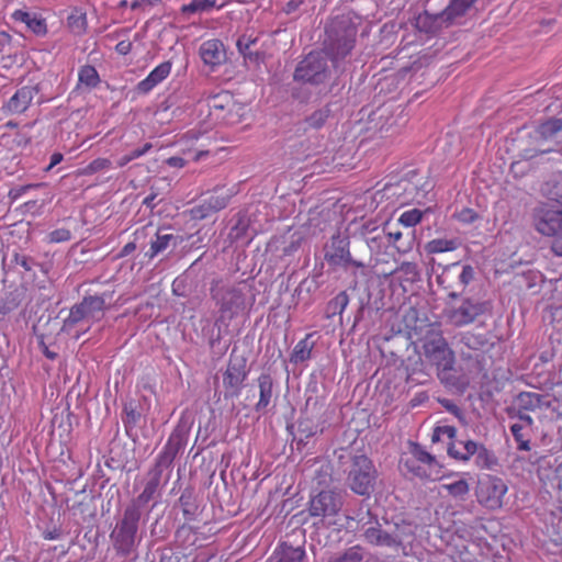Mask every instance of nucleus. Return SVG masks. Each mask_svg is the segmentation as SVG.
<instances>
[{
	"label": "nucleus",
	"mask_w": 562,
	"mask_h": 562,
	"mask_svg": "<svg viewBox=\"0 0 562 562\" xmlns=\"http://www.w3.org/2000/svg\"><path fill=\"white\" fill-rule=\"evenodd\" d=\"M422 355L427 364L436 370L437 378L447 386H457V358L441 333L426 336L422 341Z\"/></svg>",
	"instance_id": "nucleus-1"
},
{
	"label": "nucleus",
	"mask_w": 562,
	"mask_h": 562,
	"mask_svg": "<svg viewBox=\"0 0 562 562\" xmlns=\"http://www.w3.org/2000/svg\"><path fill=\"white\" fill-rule=\"evenodd\" d=\"M112 296L113 292L85 296L80 303L70 308L68 316L64 319L61 330L79 338L93 323L104 317L105 311L109 308L106 302L112 300Z\"/></svg>",
	"instance_id": "nucleus-2"
},
{
	"label": "nucleus",
	"mask_w": 562,
	"mask_h": 562,
	"mask_svg": "<svg viewBox=\"0 0 562 562\" xmlns=\"http://www.w3.org/2000/svg\"><path fill=\"white\" fill-rule=\"evenodd\" d=\"M358 23L349 15L336 16L326 27L325 49L335 67L355 47Z\"/></svg>",
	"instance_id": "nucleus-3"
},
{
	"label": "nucleus",
	"mask_w": 562,
	"mask_h": 562,
	"mask_svg": "<svg viewBox=\"0 0 562 562\" xmlns=\"http://www.w3.org/2000/svg\"><path fill=\"white\" fill-rule=\"evenodd\" d=\"M140 512L137 506L131 505L124 510L121 521H119L110 535L112 544L117 554L130 555L136 542Z\"/></svg>",
	"instance_id": "nucleus-4"
},
{
	"label": "nucleus",
	"mask_w": 562,
	"mask_h": 562,
	"mask_svg": "<svg viewBox=\"0 0 562 562\" xmlns=\"http://www.w3.org/2000/svg\"><path fill=\"white\" fill-rule=\"evenodd\" d=\"M457 429L454 426L445 425L437 426L432 432V441H440L443 438L448 439V454L458 461H468L474 454L477 459H485L488 451L484 446H479L473 440H457Z\"/></svg>",
	"instance_id": "nucleus-5"
},
{
	"label": "nucleus",
	"mask_w": 562,
	"mask_h": 562,
	"mask_svg": "<svg viewBox=\"0 0 562 562\" xmlns=\"http://www.w3.org/2000/svg\"><path fill=\"white\" fill-rule=\"evenodd\" d=\"M400 467L404 474L422 480H432L434 474L438 472L435 457L418 443H412L409 452L402 457Z\"/></svg>",
	"instance_id": "nucleus-6"
},
{
	"label": "nucleus",
	"mask_w": 562,
	"mask_h": 562,
	"mask_svg": "<svg viewBox=\"0 0 562 562\" xmlns=\"http://www.w3.org/2000/svg\"><path fill=\"white\" fill-rule=\"evenodd\" d=\"M535 229L548 237H555L562 232V203L546 201L537 204L531 213Z\"/></svg>",
	"instance_id": "nucleus-7"
},
{
	"label": "nucleus",
	"mask_w": 562,
	"mask_h": 562,
	"mask_svg": "<svg viewBox=\"0 0 562 562\" xmlns=\"http://www.w3.org/2000/svg\"><path fill=\"white\" fill-rule=\"evenodd\" d=\"M344 506V497L336 490H322L313 495L307 504L308 515L327 521L329 526L335 525V517L338 516Z\"/></svg>",
	"instance_id": "nucleus-8"
},
{
	"label": "nucleus",
	"mask_w": 562,
	"mask_h": 562,
	"mask_svg": "<svg viewBox=\"0 0 562 562\" xmlns=\"http://www.w3.org/2000/svg\"><path fill=\"white\" fill-rule=\"evenodd\" d=\"M507 492L508 486L506 482L491 474L480 477L475 486L477 503L490 512H495L503 507Z\"/></svg>",
	"instance_id": "nucleus-9"
},
{
	"label": "nucleus",
	"mask_w": 562,
	"mask_h": 562,
	"mask_svg": "<svg viewBox=\"0 0 562 562\" xmlns=\"http://www.w3.org/2000/svg\"><path fill=\"white\" fill-rule=\"evenodd\" d=\"M376 480V470L367 456L355 457L348 474L349 486L356 494L369 495Z\"/></svg>",
	"instance_id": "nucleus-10"
},
{
	"label": "nucleus",
	"mask_w": 562,
	"mask_h": 562,
	"mask_svg": "<svg viewBox=\"0 0 562 562\" xmlns=\"http://www.w3.org/2000/svg\"><path fill=\"white\" fill-rule=\"evenodd\" d=\"M327 78V58L322 52H311L301 60L294 71L296 81L313 85L322 83Z\"/></svg>",
	"instance_id": "nucleus-11"
},
{
	"label": "nucleus",
	"mask_w": 562,
	"mask_h": 562,
	"mask_svg": "<svg viewBox=\"0 0 562 562\" xmlns=\"http://www.w3.org/2000/svg\"><path fill=\"white\" fill-rule=\"evenodd\" d=\"M486 310L485 302L464 299L459 306L446 308L443 316L451 326L464 327L473 324Z\"/></svg>",
	"instance_id": "nucleus-12"
},
{
	"label": "nucleus",
	"mask_w": 562,
	"mask_h": 562,
	"mask_svg": "<svg viewBox=\"0 0 562 562\" xmlns=\"http://www.w3.org/2000/svg\"><path fill=\"white\" fill-rule=\"evenodd\" d=\"M349 245L348 237H342L339 232L333 235L324 254L327 263L334 267H348L351 265L357 268H362L364 266L362 262L351 258Z\"/></svg>",
	"instance_id": "nucleus-13"
},
{
	"label": "nucleus",
	"mask_w": 562,
	"mask_h": 562,
	"mask_svg": "<svg viewBox=\"0 0 562 562\" xmlns=\"http://www.w3.org/2000/svg\"><path fill=\"white\" fill-rule=\"evenodd\" d=\"M173 459V454L167 451V447L157 456L155 465L147 473V481L145 483L143 492L137 496V503L145 505L150 502L157 494L161 475L162 468L168 467Z\"/></svg>",
	"instance_id": "nucleus-14"
},
{
	"label": "nucleus",
	"mask_w": 562,
	"mask_h": 562,
	"mask_svg": "<svg viewBox=\"0 0 562 562\" xmlns=\"http://www.w3.org/2000/svg\"><path fill=\"white\" fill-rule=\"evenodd\" d=\"M246 360H229L227 368L223 374V385L226 397L239 396L243 384L247 379Z\"/></svg>",
	"instance_id": "nucleus-15"
},
{
	"label": "nucleus",
	"mask_w": 562,
	"mask_h": 562,
	"mask_svg": "<svg viewBox=\"0 0 562 562\" xmlns=\"http://www.w3.org/2000/svg\"><path fill=\"white\" fill-rule=\"evenodd\" d=\"M212 139L213 137L206 132L190 130L181 136L179 143L182 147V153H193V160L198 161L202 157L209 155V146L211 145Z\"/></svg>",
	"instance_id": "nucleus-16"
},
{
	"label": "nucleus",
	"mask_w": 562,
	"mask_h": 562,
	"mask_svg": "<svg viewBox=\"0 0 562 562\" xmlns=\"http://www.w3.org/2000/svg\"><path fill=\"white\" fill-rule=\"evenodd\" d=\"M477 548L475 540L468 541L462 537H456L447 547V555L453 562H475L474 553Z\"/></svg>",
	"instance_id": "nucleus-17"
},
{
	"label": "nucleus",
	"mask_w": 562,
	"mask_h": 562,
	"mask_svg": "<svg viewBox=\"0 0 562 562\" xmlns=\"http://www.w3.org/2000/svg\"><path fill=\"white\" fill-rule=\"evenodd\" d=\"M199 55L204 65L215 68L225 61L226 50L222 41L212 38L200 45Z\"/></svg>",
	"instance_id": "nucleus-18"
},
{
	"label": "nucleus",
	"mask_w": 562,
	"mask_h": 562,
	"mask_svg": "<svg viewBox=\"0 0 562 562\" xmlns=\"http://www.w3.org/2000/svg\"><path fill=\"white\" fill-rule=\"evenodd\" d=\"M383 231L385 232L389 244H391L398 254H408L414 248L416 239L414 231L408 229L404 233L397 226H385Z\"/></svg>",
	"instance_id": "nucleus-19"
},
{
	"label": "nucleus",
	"mask_w": 562,
	"mask_h": 562,
	"mask_svg": "<svg viewBox=\"0 0 562 562\" xmlns=\"http://www.w3.org/2000/svg\"><path fill=\"white\" fill-rule=\"evenodd\" d=\"M37 93L38 89L33 86H24L18 89L7 102V111L14 114L25 112Z\"/></svg>",
	"instance_id": "nucleus-20"
},
{
	"label": "nucleus",
	"mask_w": 562,
	"mask_h": 562,
	"mask_svg": "<svg viewBox=\"0 0 562 562\" xmlns=\"http://www.w3.org/2000/svg\"><path fill=\"white\" fill-rule=\"evenodd\" d=\"M533 419L529 415L519 414L518 420L510 426V431L520 451H529L530 447V429Z\"/></svg>",
	"instance_id": "nucleus-21"
},
{
	"label": "nucleus",
	"mask_w": 562,
	"mask_h": 562,
	"mask_svg": "<svg viewBox=\"0 0 562 562\" xmlns=\"http://www.w3.org/2000/svg\"><path fill=\"white\" fill-rule=\"evenodd\" d=\"M475 544H477V551H475L474 557L475 562H507L508 558L504 554L503 550H501L497 546V542L494 540L493 543L488 542L486 539L477 538L475 539Z\"/></svg>",
	"instance_id": "nucleus-22"
},
{
	"label": "nucleus",
	"mask_w": 562,
	"mask_h": 562,
	"mask_svg": "<svg viewBox=\"0 0 562 562\" xmlns=\"http://www.w3.org/2000/svg\"><path fill=\"white\" fill-rule=\"evenodd\" d=\"M207 104L211 110V114L216 115L217 119H221L227 123L231 122L228 115L231 114L233 108H235V102L233 95L229 92L222 91L211 97L207 101Z\"/></svg>",
	"instance_id": "nucleus-23"
},
{
	"label": "nucleus",
	"mask_w": 562,
	"mask_h": 562,
	"mask_svg": "<svg viewBox=\"0 0 562 562\" xmlns=\"http://www.w3.org/2000/svg\"><path fill=\"white\" fill-rule=\"evenodd\" d=\"M171 61H164L156 66L146 78L137 83V91L139 93L150 92L157 85L164 81L171 72Z\"/></svg>",
	"instance_id": "nucleus-24"
},
{
	"label": "nucleus",
	"mask_w": 562,
	"mask_h": 562,
	"mask_svg": "<svg viewBox=\"0 0 562 562\" xmlns=\"http://www.w3.org/2000/svg\"><path fill=\"white\" fill-rule=\"evenodd\" d=\"M259 389V400L255 405V411L263 413L267 411L273 397V379L269 373H261L257 379Z\"/></svg>",
	"instance_id": "nucleus-25"
},
{
	"label": "nucleus",
	"mask_w": 562,
	"mask_h": 562,
	"mask_svg": "<svg viewBox=\"0 0 562 562\" xmlns=\"http://www.w3.org/2000/svg\"><path fill=\"white\" fill-rule=\"evenodd\" d=\"M398 273L401 282L415 283L419 280V269L417 263L411 261H404L400 266L391 270L379 271V277L389 278Z\"/></svg>",
	"instance_id": "nucleus-26"
},
{
	"label": "nucleus",
	"mask_w": 562,
	"mask_h": 562,
	"mask_svg": "<svg viewBox=\"0 0 562 562\" xmlns=\"http://www.w3.org/2000/svg\"><path fill=\"white\" fill-rule=\"evenodd\" d=\"M305 550L302 547H292L285 542L276 548L270 562H303Z\"/></svg>",
	"instance_id": "nucleus-27"
},
{
	"label": "nucleus",
	"mask_w": 562,
	"mask_h": 562,
	"mask_svg": "<svg viewBox=\"0 0 562 562\" xmlns=\"http://www.w3.org/2000/svg\"><path fill=\"white\" fill-rule=\"evenodd\" d=\"M12 18L15 21L25 23L26 26L36 35L44 36L47 34L46 21L36 14H31L26 11L15 10L12 13Z\"/></svg>",
	"instance_id": "nucleus-28"
},
{
	"label": "nucleus",
	"mask_w": 562,
	"mask_h": 562,
	"mask_svg": "<svg viewBox=\"0 0 562 562\" xmlns=\"http://www.w3.org/2000/svg\"><path fill=\"white\" fill-rule=\"evenodd\" d=\"M67 27L77 36L83 35L88 30L87 12L80 7L72 8L67 16Z\"/></svg>",
	"instance_id": "nucleus-29"
},
{
	"label": "nucleus",
	"mask_w": 562,
	"mask_h": 562,
	"mask_svg": "<svg viewBox=\"0 0 562 562\" xmlns=\"http://www.w3.org/2000/svg\"><path fill=\"white\" fill-rule=\"evenodd\" d=\"M440 492H446V494L454 499L464 501L470 492V484L464 477H459L457 480L442 483L440 485Z\"/></svg>",
	"instance_id": "nucleus-30"
},
{
	"label": "nucleus",
	"mask_w": 562,
	"mask_h": 562,
	"mask_svg": "<svg viewBox=\"0 0 562 562\" xmlns=\"http://www.w3.org/2000/svg\"><path fill=\"white\" fill-rule=\"evenodd\" d=\"M367 542L373 546L393 547L396 540L387 532L378 527L368 528L364 533Z\"/></svg>",
	"instance_id": "nucleus-31"
},
{
	"label": "nucleus",
	"mask_w": 562,
	"mask_h": 562,
	"mask_svg": "<svg viewBox=\"0 0 562 562\" xmlns=\"http://www.w3.org/2000/svg\"><path fill=\"white\" fill-rule=\"evenodd\" d=\"M312 334H307L303 339L299 340L293 348L290 357L292 363H301L311 358L314 344L310 341Z\"/></svg>",
	"instance_id": "nucleus-32"
},
{
	"label": "nucleus",
	"mask_w": 562,
	"mask_h": 562,
	"mask_svg": "<svg viewBox=\"0 0 562 562\" xmlns=\"http://www.w3.org/2000/svg\"><path fill=\"white\" fill-rule=\"evenodd\" d=\"M233 195H234L233 190L216 189V190H214V192L211 195H209L205 199L211 204V207L213 209V211L215 213H217L228 205Z\"/></svg>",
	"instance_id": "nucleus-33"
},
{
	"label": "nucleus",
	"mask_w": 562,
	"mask_h": 562,
	"mask_svg": "<svg viewBox=\"0 0 562 562\" xmlns=\"http://www.w3.org/2000/svg\"><path fill=\"white\" fill-rule=\"evenodd\" d=\"M78 83L92 89L100 83V76L97 69L91 65L81 66L78 71Z\"/></svg>",
	"instance_id": "nucleus-34"
},
{
	"label": "nucleus",
	"mask_w": 562,
	"mask_h": 562,
	"mask_svg": "<svg viewBox=\"0 0 562 562\" xmlns=\"http://www.w3.org/2000/svg\"><path fill=\"white\" fill-rule=\"evenodd\" d=\"M458 248V241L456 239L447 238H435L429 240L425 249L428 254H441L447 251H453Z\"/></svg>",
	"instance_id": "nucleus-35"
},
{
	"label": "nucleus",
	"mask_w": 562,
	"mask_h": 562,
	"mask_svg": "<svg viewBox=\"0 0 562 562\" xmlns=\"http://www.w3.org/2000/svg\"><path fill=\"white\" fill-rule=\"evenodd\" d=\"M173 241L176 244V236L172 234H157L156 239L151 240L148 252L146 254L149 258L156 257L158 254L165 251L170 243Z\"/></svg>",
	"instance_id": "nucleus-36"
},
{
	"label": "nucleus",
	"mask_w": 562,
	"mask_h": 562,
	"mask_svg": "<svg viewBox=\"0 0 562 562\" xmlns=\"http://www.w3.org/2000/svg\"><path fill=\"white\" fill-rule=\"evenodd\" d=\"M562 131V120L552 117L539 124L537 133L540 137L549 139Z\"/></svg>",
	"instance_id": "nucleus-37"
},
{
	"label": "nucleus",
	"mask_w": 562,
	"mask_h": 562,
	"mask_svg": "<svg viewBox=\"0 0 562 562\" xmlns=\"http://www.w3.org/2000/svg\"><path fill=\"white\" fill-rule=\"evenodd\" d=\"M297 431L302 439H310L316 436L317 434L322 432L323 429L312 418L303 417L297 423Z\"/></svg>",
	"instance_id": "nucleus-38"
},
{
	"label": "nucleus",
	"mask_w": 562,
	"mask_h": 562,
	"mask_svg": "<svg viewBox=\"0 0 562 562\" xmlns=\"http://www.w3.org/2000/svg\"><path fill=\"white\" fill-rule=\"evenodd\" d=\"M112 167L109 158L99 157L89 162L86 167L78 170L79 176H92L97 172L108 170Z\"/></svg>",
	"instance_id": "nucleus-39"
},
{
	"label": "nucleus",
	"mask_w": 562,
	"mask_h": 562,
	"mask_svg": "<svg viewBox=\"0 0 562 562\" xmlns=\"http://www.w3.org/2000/svg\"><path fill=\"white\" fill-rule=\"evenodd\" d=\"M542 396L532 392H521L518 395V405L524 411H535L540 407Z\"/></svg>",
	"instance_id": "nucleus-40"
},
{
	"label": "nucleus",
	"mask_w": 562,
	"mask_h": 562,
	"mask_svg": "<svg viewBox=\"0 0 562 562\" xmlns=\"http://www.w3.org/2000/svg\"><path fill=\"white\" fill-rule=\"evenodd\" d=\"M423 220V212L418 209H412L403 212L398 217V224L406 228H412L419 224Z\"/></svg>",
	"instance_id": "nucleus-41"
},
{
	"label": "nucleus",
	"mask_w": 562,
	"mask_h": 562,
	"mask_svg": "<svg viewBox=\"0 0 562 562\" xmlns=\"http://www.w3.org/2000/svg\"><path fill=\"white\" fill-rule=\"evenodd\" d=\"M362 559V548L360 546H353L348 548L341 555L333 558L328 562H361Z\"/></svg>",
	"instance_id": "nucleus-42"
},
{
	"label": "nucleus",
	"mask_w": 562,
	"mask_h": 562,
	"mask_svg": "<svg viewBox=\"0 0 562 562\" xmlns=\"http://www.w3.org/2000/svg\"><path fill=\"white\" fill-rule=\"evenodd\" d=\"M215 7V0H192L188 4L181 7L182 13H196L209 11Z\"/></svg>",
	"instance_id": "nucleus-43"
},
{
	"label": "nucleus",
	"mask_w": 562,
	"mask_h": 562,
	"mask_svg": "<svg viewBox=\"0 0 562 562\" xmlns=\"http://www.w3.org/2000/svg\"><path fill=\"white\" fill-rule=\"evenodd\" d=\"M47 184L44 182L38 183H29L24 186H16L9 190L8 198L11 202H15L21 199L24 194L30 192L31 190H35L38 188H45Z\"/></svg>",
	"instance_id": "nucleus-44"
},
{
	"label": "nucleus",
	"mask_w": 562,
	"mask_h": 562,
	"mask_svg": "<svg viewBox=\"0 0 562 562\" xmlns=\"http://www.w3.org/2000/svg\"><path fill=\"white\" fill-rule=\"evenodd\" d=\"M349 304V296L345 291L339 292L335 297H333L328 303V308L330 310L331 314H339L341 315L346 307Z\"/></svg>",
	"instance_id": "nucleus-45"
},
{
	"label": "nucleus",
	"mask_w": 562,
	"mask_h": 562,
	"mask_svg": "<svg viewBox=\"0 0 562 562\" xmlns=\"http://www.w3.org/2000/svg\"><path fill=\"white\" fill-rule=\"evenodd\" d=\"M215 212L211 207V204L207 202L206 199H203L199 204L194 205L190 210V215L193 220L202 221L204 218L210 217Z\"/></svg>",
	"instance_id": "nucleus-46"
},
{
	"label": "nucleus",
	"mask_w": 562,
	"mask_h": 562,
	"mask_svg": "<svg viewBox=\"0 0 562 562\" xmlns=\"http://www.w3.org/2000/svg\"><path fill=\"white\" fill-rule=\"evenodd\" d=\"M329 109H319L306 117V124L312 128H321L329 116Z\"/></svg>",
	"instance_id": "nucleus-47"
},
{
	"label": "nucleus",
	"mask_w": 562,
	"mask_h": 562,
	"mask_svg": "<svg viewBox=\"0 0 562 562\" xmlns=\"http://www.w3.org/2000/svg\"><path fill=\"white\" fill-rule=\"evenodd\" d=\"M256 42V37H252L251 35H243L238 38L236 45L240 54H243L245 57H250L251 53L249 49L252 45H255Z\"/></svg>",
	"instance_id": "nucleus-48"
},
{
	"label": "nucleus",
	"mask_w": 562,
	"mask_h": 562,
	"mask_svg": "<svg viewBox=\"0 0 562 562\" xmlns=\"http://www.w3.org/2000/svg\"><path fill=\"white\" fill-rule=\"evenodd\" d=\"M44 203H40L37 200H30L23 203L20 209L23 214H31L33 216L42 213Z\"/></svg>",
	"instance_id": "nucleus-49"
},
{
	"label": "nucleus",
	"mask_w": 562,
	"mask_h": 562,
	"mask_svg": "<svg viewBox=\"0 0 562 562\" xmlns=\"http://www.w3.org/2000/svg\"><path fill=\"white\" fill-rule=\"evenodd\" d=\"M462 342L471 349H479L483 347L485 339L482 336H476L471 333H465L462 336Z\"/></svg>",
	"instance_id": "nucleus-50"
},
{
	"label": "nucleus",
	"mask_w": 562,
	"mask_h": 562,
	"mask_svg": "<svg viewBox=\"0 0 562 562\" xmlns=\"http://www.w3.org/2000/svg\"><path fill=\"white\" fill-rule=\"evenodd\" d=\"M48 238L50 243H64L70 240L71 233L67 228H57L49 233Z\"/></svg>",
	"instance_id": "nucleus-51"
},
{
	"label": "nucleus",
	"mask_w": 562,
	"mask_h": 562,
	"mask_svg": "<svg viewBox=\"0 0 562 562\" xmlns=\"http://www.w3.org/2000/svg\"><path fill=\"white\" fill-rule=\"evenodd\" d=\"M456 217L459 222L471 224L477 220L479 215L474 210L464 207L456 215Z\"/></svg>",
	"instance_id": "nucleus-52"
},
{
	"label": "nucleus",
	"mask_w": 562,
	"mask_h": 562,
	"mask_svg": "<svg viewBox=\"0 0 562 562\" xmlns=\"http://www.w3.org/2000/svg\"><path fill=\"white\" fill-rule=\"evenodd\" d=\"M473 278L474 270L469 265L463 266L462 271L458 274L459 283L462 286V289H465V286L472 281Z\"/></svg>",
	"instance_id": "nucleus-53"
},
{
	"label": "nucleus",
	"mask_w": 562,
	"mask_h": 562,
	"mask_svg": "<svg viewBox=\"0 0 562 562\" xmlns=\"http://www.w3.org/2000/svg\"><path fill=\"white\" fill-rule=\"evenodd\" d=\"M13 261L21 266L23 268L24 271H31L32 268H33V260L25 256V255H21L19 252H14L13 254Z\"/></svg>",
	"instance_id": "nucleus-54"
},
{
	"label": "nucleus",
	"mask_w": 562,
	"mask_h": 562,
	"mask_svg": "<svg viewBox=\"0 0 562 562\" xmlns=\"http://www.w3.org/2000/svg\"><path fill=\"white\" fill-rule=\"evenodd\" d=\"M459 266V263H452L450 267L443 270L441 274L437 277V282L442 285L445 289H449L450 285L446 284L447 280L452 277L453 270Z\"/></svg>",
	"instance_id": "nucleus-55"
},
{
	"label": "nucleus",
	"mask_w": 562,
	"mask_h": 562,
	"mask_svg": "<svg viewBox=\"0 0 562 562\" xmlns=\"http://www.w3.org/2000/svg\"><path fill=\"white\" fill-rule=\"evenodd\" d=\"M153 145L150 143H146L140 148L134 149L131 153H128V156L131 157V160H134L147 154Z\"/></svg>",
	"instance_id": "nucleus-56"
},
{
	"label": "nucleus",
	"mask_w": 562,
	"mask_h": 562,
	"mask_svg": "<svg viewBox=\"0 0 562 562\" xmlns=\"http://www.w3.org/2000/svg\"><path fill=\"white\" fill-rule=\"evenodd\" d=\"M303 3L304 0H289L283 7V12L285 14H292L297 11Z\"/></svg>",
	"instance_id": "nucleus-57"
},
{
	"label": "nucleus",
	"mask_w": 562,
	"mask_h": 562,
	"mask_svg": "<svg viewBox=\"0 0 562 562\" xmlns=\"http://www.w3.org/2000/svg\"><path fill=\"white\" fill-rule=\"evenodd\" d=\"M133 44L128 40L121 41L116 44L115 50L120 55H127L132 50Z\"/></svg>",
	"instance_id": "nucleus-58"
},
{
	"label": "nucleus",
	"mask_w": 562,
	"mask_h": 562,
	"mask_svg": "<svg viewBox=\"0 0 562 562\" xmlns=\"http://www.w3.org/2000/svg\"><path fill=\"white\" fill-rule=\"evenodd\" d=\"M551 250L557 255L562 257V232L557 235L552 241Z\"/></svg>",
	"instance_id": "nucleus-59"
},
{
	"label": "nucleus",
	"mask_w": 562,
	"mask_h": 562,
	"mask_svg": "<svg viewBox=\"0 0 562 562\" xmlns=\"http://www.w3.org/2000/svg\"><path fill=\"white\" fill-rule=\"evenodd\" d=\"M136 249V244L134 241H130L126 245L123 246L120 254L117 255V258H124L128 255H131Z\"/></svg>",
	"instance_id": "nucleus-60"
},
{
	"label": "nucleus",
	"mask_w": 562,
	"mask_h": 562,
	"mask_svg": "<svg viewBox=\"0 0 562 562\" xmlns=\"http://www.w3.org/2000/svg\"><path fill=\"white\" fill-rule=\"evenodd\" d=\"M301 241H302L301 237H299L295 241H291V244L289 246L284 247L283 254L285 256H290L293 252H295L300 248Z\"/></svg>",
	"instance_id": "nucleus-61"
},
{
	"label": "nucleus",
	"mask_w": 562,
	"mask_h": 562,
	"mask_svg": "<svg viewBox=\"0 0 562 562\" xmlns=\"http://www.w3.org/2000/svg\"><path fill=\"white\" fill-rule=\"evenodd\" d=\"M167 165L173 168H182L186 166V160L181 157H169L167 159Z\"/></svg>",
	"instance_id": "nucleus-62"
},
{
	"label": "nucleus",
	"mask_w": 562,
	"mask_h": 562,
	"mask_svg": "<svg viewBox=\"0 0 562 562\" xmlns=\"http://www.w3.org/2000/svg\"><path fill=\"white\" fill-rule=\"evenodd\" d=\"M64 159V156L61 153H54L52 156H50V162L49 165L45 168V171H49L53 167H55L56 165H58L59 162H61Z\"/></svg>",
	"instance_id": "nucleus-63"
},
{
	"label": "nucleus",
	"mask_w": 562,
	"mask_h": 562,
	"mask_svg": "<svg viewBox=\"0 0 562 562\" xmlns=\"http://www.w3.org/2000/svg\"><path fill=\"white\" fill-rule=\"evenodd\" d=\"M61 536V531L58 528H54L53 530H46L43 533V538L45 540H56Z\"/></svg>",
	"instance_id": "nucleus-64"
}]
</instances>
